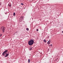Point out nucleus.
Segmentation results:
<instances>
[{"mask_svg": "<svg viewBox=\"0 0 63 63\" xmlns=\"http://www.w3.org/2000/svg\"><path fill=\"white\" fill-rule=\"evenodd\" d=\"M34 41L33 40L31 39L28 41V44L29 46H31L34 44Z\"/></svg>", "mask_w": 63, "mask_h": 63, "instance_id": "nucleus-1", "label": "nucleus"}, {"mask_svg": "<svg viewBox=\"0 0 63 63\" xmlns=\"http://www.w3.org/2000/svg\"><path fill=\"white\" fill-rule=\"evenodd\" d=\"M0 29L2 30L3 31V32H4L5 31V28L3 26L2 27L0 28Z\"/></svg>", "mask_w": 63, "mask_h": 63, "instance_id": "nucleus-2", "label": "nucleus"}, {"mask_svg": "<svg viewBox=\"0 0 63 63\" xmlns=\"http://www.w3.org/2000/svg\"><path fill=\"white\" fill-rule=\"evenodd\" d=\"M8 50H5L3 53L2 54V55L3 56H5V55L6 54V52H8Z\"/></svg>", "mask_w": 63, "mask_h": 63, "instance_id": "nucleus-3", "label": "nucleus"}, {"mask_svg": "<svg viewBox=\"0 0 63 63\" xmlns=\"http://www.w3.org/2000/svg\"><path fill=\"white\" fill-rule=\"evenodd\" d=\"M19 19H20V20H22L23 19V17L21 16L20 17Z\"/></svg>", "mask_w": 63, "mask_h": 63, "instance_id": "nucleus-4", "label": "nucleus"}, {"mask_svg": "<svg viewBox=\"0 0 63 63\" xmlns=\"http://www.w3.org/2000/svg\"><path fill=\"white\" fill-rule=\"evenodd\" d=\"M8 5L9 7L11 8V7H12V4H11V3H9Z\"/></svg>", "mask_w": 63, "mask_h": 63, "instance_id": "nucleus-5", "label": "nucleus"}, {"mask_svg": "<svg viewBox=\"0 0 63 63\" xmlns=\"http://www.w3.org/2000/svg\"><path fill=\"white\" fill-rule=\"evenodd\" d=\"M9 54V53H8V54H6V55L4 56V57H8V56Z\"/></svg>", "mask_w": 63, "mask_h": 63, "instance_id": "nucleus-6", "label": "nucleus"}, {"mask_svg": "<svg viewBox=\"0 0 63 63\" xmlns=\"http://www.w3.org/2000/svg\"><path fill=\"white\" fill-rule=\"evenodd\" d=\"M47 44H50V41H49L47 43Z\"/></svg>", "mask_w": 63, "mask_h": 63, "instance_id": "nucleus-7", "label": "nucleus"}, {"mask_svg": "<svg viewBox=\"0 0 63 63\" xmlns=\"http://www.w3.org/2000/svg\"><path fill=\"white\" fill-rule=\"evenodd\" d=\"M43 42L44 43H46L47 42V41L45 39H44L43 40Z\"/></svg>", "mask_w": 63, "mask_h": 63, "instance_id": "nucleus-8", "label": "nucleus"}, {"mask_svg": "<svg viewBox=\"0 0 63 63\" xmlns=\"http://www.w3.org/2000/svg\"><path fill=\"white\" fill-rule=\"evenodd\" d=\"M32 48H33V47H30L29 48L30 50H31L32 49Z\"/></svg>", "mask_w": 63, "mask_h": 63, "instance_id": "nucleus-9", "label": "nucleus"}, {"mask_svg": "<svg viewBox=\"0 0 63 63\" xmlns=\"http://www.w3.org/2000/svg\"><path fill=\"white\" fill-rule=\"evenodd\" d=\"M16 15V13H14L13 14V16H15V15Z\"/></svg>", "mask_w": 63, "mask_h": 63, "instance_id": "nucleus-10", "label": "nucleus"}, {"mask_svg": "<svg viewBox=\"0 0 63 63\" xmlns=\"http://www.w3.org/2000/svg\"><path fill=\"white\" fill-rule=\"evenodd\" d=\"M28 63H30V59H29L28 60Z\"/></svg>", "mask_w": 63, "mask_h": 63, "instance_id": "nucleus-11", "label": "nucleus"}, {"mask_svg": "<svg viewBox=\"0 0 63 63\" xmlns=\"http://www.w3.org/2000/svg\"><path fill=\"white\" fill-rule=\"evenodd\" d=\"M26 30H27V31H28L29 30V29H28V28H27L26 29Z\"/></svg>", "mask_w": 63, "mask_h": 63, "instance_id": "nucleus-12", "label": "nucleus"}, {"mask_svg": "<svg viewBox=\"0 0 63 63\" xmlns=\"http://www.w3.org/2000/svg\"><path fill=\"white\" fill-rule=\"evenodd\" d=\"M21 5H24V4H23V3H21Z\"/></svg>", "mask_w": 63, "mask_h": 63, "instance_id": "nucleus-13", "label": "nucleus"}, {"mask_svg": "<svg viewBox=\"0 0 63 63\" xmlns=\"http://www.w3.org/2000/svg\"><path fill=\"white\" fill-rule=\"evenodd\" d=\"M2 5V3L1 2H0V6Z\"/></svg>", "mask_w": 63, "mask_h": 63, "instance_id": "nucleus-14", "label": "nucleus"}, {"mask_svg": "<svg viewBox=\"0 0 63 63\" xmlns=\"http://www.w3.org/2000/svg\"><path fill=\"white\" fill-rule=\"evenodd\" d=\"M22 20H20V19H19V22H21V21H22Z\"/></svg>", "mask_w": 63, "mask_h": 63, "instance_id": "nucleus-15", "label": "nucleus"}, {"mask_svg": "<svg viewBox=\"0 0 63 63\" xmlns=\"http://www.w3.org/2000/svg\"><path fill=\"white\" fill-rule=\"evenodd\" d=\"M36 30L37 31H38L39 30L38 29H36Z\"/></svg>", "mask_w": 63, "mask_h": 63, "instance_id": "nucleus-16", "label": "nucleus"}, {"mask_svg": "<svg viewBox=\"0 0 63 63\" xmlns=\"http://www.w3.org/2000/svg\"><path fill=\"white\" fill-rule=\"evenodd\" d=\"M47 38H49V36H48L47 37Z\"/></svg>", "mask_w": 63, "mask_h": 63, "instance_id": "nucleus-17", "label": "nucleus"}, {"mask_svg": "<svg viewBox=\"0 0 63 63\" xmlns=\"http://www.w3.org/2000/svg\"><path fill=\"white\" fill-rule=\"evenodd\" d=\"M48 51H49V49H48Z\"/></svg>", "mask_w": 63, "mask_h": 63, "instance_id": "nucleus-18", "label": "nucleus"}, {"mask_svg": "<svg viewBox=\"0 0 63 63\" xmlns=\"http://www.w3.org/2000/svg\"><path fill=\"white\" fill-rule=\"evenodd\" d=\"M51 47H52V44H51Z\"/></svg>", "mask_w": 63, "mask_h": 63, "instance_id": "nucleus-19", "label": "nucleus"}, {"mask_svg": "<svg viewBox=\"0 0 63 63\" xmlns=\"http://www.w3.org/2000/svg\"><path fill=\"white\" fill-rule=\"evenodd\" d=\"M5 54H7V52H5Z\"/></svg>", "mask_w": 63, "mask_h": 63, "instance_id": "nucleus-20", "label": "nucleus"}, {"mask_svg": "<svg viewBox=\"0 0 63 63\" xmlns=\"http://www.w3.org/2000/svg\"><path fill=\"white\" fill-rule=\"evenodd\" d=\"M62 33H63V31L62 32Z\"/></svg>", "mask_w": 63, "mask_h": 63, "instance_id": "nucleus-21", "label": "nucleus"}, {"mask_svg": "<svg viewBox=\"0 0 63 63\" xmlns=\"http://www.w3.org/2000/svg\"><path fill=\"white\" fill-rule=\"evenodd\" d=\"M49 46H50V45H49Z\"/></svg>", "mask_w": 63, "mask_h": 63, "instance_id": "nucleus-22", "label": "nucleus"}]
</instances>
